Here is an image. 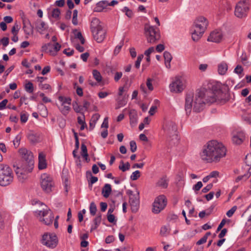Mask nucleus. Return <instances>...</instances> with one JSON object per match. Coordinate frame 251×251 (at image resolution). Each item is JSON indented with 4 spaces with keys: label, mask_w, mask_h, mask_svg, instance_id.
<instances>
[{
    "label": "nucleus",
    "mask_w": 251,
    "mask_h": 251,
    "mask_svg": "<svg viewBox=\"0 0 251 251\" xmlns=\"http://www.w3.org/2000/svg\"><path fill=\"white\" fill-rule=\"evenodd\" d=\"M222 93L219 86L212 80H206L202 87L198 89L194 98L193 94H187L185 99V109L187 114L191 113L192 107L195 112H199L205 104H211L221 99Z\"/></svg>",
    "instance_id": "obj_1"
},
{
    "label": "nucleus",
    "mask_w": 251,
    "mask_h": 251,
    "mask_svg": "<svg viewBox=\"0 0 251 251\" xmlns=\"http://www.w3.org/2000/svg\"><path fill=\"white\" fill-rule=\"evenodd\" d=\"M226 148L222 143L211 140L203 147L200 157L206 163H217L226 156Z\"/></svg>",
    "instance_id": "obj_2"
},
{
    "label": "nucleus",
    "mask_w": 251,
    "mask_h": 251,
    "mask_svg": "<svg viewBox=\"0 0 251 251\" xmlns=\"http://www.w3.org/2000/svg\"><path fill=\"white\" fill-rule=\"evenodd\" d=\"M21 160L19 163L14 164L13 168L19 181L24 183L30 176L31 173V152L25 148L19 150Z\"/></svg>",
    "instance_id": "obj_3"
},
{
    "label": "nucleus",
    "mask_w": 251,
    "mask_h": 251,
    "mask_svg": "<svg viewBox=\"0 0 251 251\" xmlns=\"http://www.w3.org/2000/svg\"><path fill=\"white\" fill-rule=\"evenodd\" d=\"M162 129L168 140H178L177 126L174 121L170 119L165 120L162 124Z\"/></svg>",
    "instance_id": "obj_4"
},
{
    "label": "nucleus",
    "mask_w": 251,
    "mask_h": 251,
    "mask_svg": "<svg viewBox=\"0 0 251 251\" xmlns=\"http://www.w3.org/2000/svg\"><path fill=\"white\" fill-rule=\"evenodd\" d=\"M208 24V22L205 18L200 17L197 18L194 23L192 31V38L194 41H197L201 38Z\"/></svg>",
    "instance_id": "obj_5"
},
{
    "label": "nucleus",
    "mask_w": 251,
    "mask_h": 251,
    "mask_svg": "<svg viewBox=\"0 0 251 251\" xmlns=\"http://www.w3.org/2000/svg\"><path fill=\"white\" fill-rule=\"evenodd\" d=\"M91 30L94 39L98 43H101L105 38L106 31L100 20L97 18L92 19L91 24Z\"/></svg>",
    "instance_id": "obj_6"
},
{
    "label": "nucleus",
    "mask_w": 251,
    "mask_h": 251,
    "mask_svg": "<svg viewBox=\"0 0 251 251\" xmlns=\"http://www.w3.org/2000/svg\"><path fill=\"white\" fill-rule=\"evenodd\" d=\"M14 176L12 169L7 165L0 164V185L7 186L12 183Z\"/></svg>",
    "instance_id": "obj_7"
},
{
    "label": "nucleus",
    "mask_w": 251,
    "mask_h": 251,
    "mask_svg": "<svg viewBox=\"0 0 251 251\" xmlns=\"http://www.w3.org/2000/svg\"><path fill=\"white\" fill-rule=\"evenodd\" d=\"M43 209H44L39 210L34 207V212L36 215L39 217V220L41 222H43L46 225L51 224L54 220L52 212L50 210L43 211Z\"/></svg>",
    "instance_id": "obj_8"
},
{
    "label": "nucleus",
    "mask_w": 251,
    "mask_h": 251,
    "mask_svg": "<svg viewBox=\"0 0 251 251\" xmlns=\"http://www.w3.org/2000/svg\"><path fill=\"white\" fill-rule=\"evenodd\" d=\"M250 3L248 0H241L239 1L235 8V15L239 18L247 16L249 10Z\"/></svg>",
    "instance_id": "obj_9"
},
{
    "label": "nucleus",
    "mask_w": 251,
    "mask_h": 251,
    "mask_svg": "<svg viewBox=\"0 0 251 251\" xmlns=\"http://www.w3.org/2000/svg\"><path fill=\"white\" fill-rule=\"evenodd\" d=\"M40 184L42 188L47 193L52 191L54 183L52 177L47 173H44L40 176Z\"/></svg>",
    "instance_id": "obj_10"
},
{
    "label": "nucleus",
    "mask_w": 251,
    "mask_h": 251,
    "mask_svg": "<svg viewBox=\"0 0 251 251\" xmlns=\"http://www.w3.org/2000/svg\"><path fill=\"white\" fill-rule=\"evenodd\" d=\"M145 31L149 43L152 44L154 43L158 40L160 37L159 33L156 31L153 26L146 25L145 26Z\"/></svg>",
    "instance_id": "obj_11"
},
{
    "label": "nucleus",
    "mask_w": 251,
    "mask_h": 251,
    "mask_svg": "<svg viewBox=\"0 0 251 251\" xmlns=\"http://www.w3.org/2000/svg\"><path fill=\"white\" fill-rule=\"evenodd\" d=\"M42 243L50 248L53 249L57 245V238L54 234L46 233L42 237Z\"/></svg>",
    "instance_id": "obj_12"
},
{
    "label": "nucleus",
    "mask_w": 251,
    "mask_h": 251,
    "mask_svg": "<svg viewBox=\"0 0 251 251\" xmlns=\"http://www.w3.org/2000/svg\"><path fill=\"white\" fill-rule=\"evenodd\" d=\"M167 204V200L164 195L158 196L154 201L153 204L152 212L158 213L163 210Z\"/></svg>",
    "instance_id": "obj_13"
},
{
    "label": "nucleus",
    "mask_w": 251,
    "mask_h": 251,
    "mask_svg": "<svg viewBox=\"0 0 251 251\" xmlns=\"http://www.w3.org/2000/svg\"><path fill=\"white\" fill-rule=\"evenodd\" d=\"M184 88V81L181 77H176L174 80L170 85V91L172 92L180 93Z\"/></svg>",
    "instance_id": "obj_14"
},
{
    "label": "nucleus",
    "mask_w": 251,
    "mask_h": 251,
    "mask_svg": "<svg viewBox=\"0 0 251 251\" xmlns=\"http://www.w3.org/2000/svg\"><path fill=\"white\" fill-rule=\"evenodd\" d=\"M61 46L58 43L53 44L48 43L42 47V49L45 52L49 53L50 55H55L56 52L59 50Z\"/></svg>",
    "instance_id": "obj_15"
},
{
    "label": "nucleus",
    "mask_w": 251,
    "mask_h": 251,
    "mask_svg": "<svg viewBox=\"0 0 251 251\" xmlns=\"http://www.w3.org/2000/svg\"><path fill=\"white\" fill-rule=\"evenodd\" d=\"M129 203L133 212H136L139 205L138 194H133L131 192L129 193Z\"/></svg>",
    "instance_id": "obj_16"
},
{
    "label": "nucleus",
    "mask_w": 251,
    "mask_h": 251,
    "mask_svg": "<svg viewBox=\"0 0 251 251\" xmlns=\"http://www.w3.org/2000/svg\"><path fill=\"white\" fill-rule=\"evenodd\" d=\"M223 37V35L220 30H215L211 32L208 38V41L215 43H219L222 40Z\"/></svg>",
    "instance_id": "obj_17"
},
{
    "label": "nucleus",
    "mask_w": 251,
    "mask_h": 251,
    "mask_svg": "<svg viewBox=\"0 0 251 251\" xmlns=\"http://www.w3.org/2000/svg\"><path fill=\"white\" fill-rule=\"evenodd\" d=\"M245 138V134L242 131H235L233 133L232 140L234 144H241Z\"/></svg>",
    "instance_id": "obj_18"
},
{
    "label": "nucleus",
    "mask_w": 251,
    "mask_h": 251,
    "mask_svg": "<svg viewBox=\"0 0 251 251\" xmlns=\"http://www.w3.org/2000/svg\"><path fill=\"white\" fill-rule=\"evenodd\" d=\"M38 169L40 170H44L47 167V163L46 159V154L41 152L38 155Z\"/></svg>",
    "instance_id": "obj_19"
},
{
    "label": "nucleus",
    "mask_w": 251,
    "mask_h": 251,
    "mask_svg": "<svg viewBox=\"0 0 251 251\" xmlns=\"http://www.w3.org/2000/svg\"><path fill=\"white\" fill-rule=\"evenodd\" d=\"M20 16L23 20V28L25 31H26V29L29 28L31 26V25L30 20L27 18L26 15L23 12L20 13Z\"/></svg>",
    "instance_id": "obj_20"
},
{
    "label": "nucleus",
    "mask_w": 251,
    "mask_h": 251,
    "mask_svg": "<svg viewBox=\"0 0 251 251\" xmlns=\"http://www.w3.org/2000/svg\"><path fill=\"white\" fill-rule=\"evenodd\" d=\"M169 180L166 176L161 177L157 182L156 186L161 188H166L168 187Z\"/></svg>",
    "instance_id": "obj_21"
},
{
    "label": "nucleus",
    "mask_w": 251,
    "mask_h": 251,
    "mask_svg": "<svg viewBox=\"0 0 251 251\" xmlns=\"http://www.w3.org/2000/svg\"><path fill=\"white\" fill-rule=\"evenodd\" d=\"M130 124L135 125L137 123L138 118L136 111L135 110H131L129 112Z\"/></svg>",
    "instance_id": "obj_22"
},
{
    "label": "nucleus",
    "mask_w": 251,
    "mask_h": 251,
    "mask_svg": "<svg viewBox=\"0 0 251 251\" xmlns=\"http://www.w3.org/2000/svg\"><path fill=\"white\" fill-rule=\"evenodd\" d=\"M112 191L111 186L109 184H105L102 189L101 193L104 198H108Z\"/></svg>",
    "instance_id": "obj_23"
},
{
    "label": "nucleus",
    "mask_w": 251,
    "mask_h": 251,
    "mask_svg": "<svg viewBox=\"0 0 251 251\" xmlns=\"http://www.w3.org/2000/svg\"><path fill=\"white\" fill-rule=\"evenodd\" d=\"M228 69L227 64L225 62H222L218 65V73L221 75H225Z\"/></svg>",
    "instance_id": "obj_24"
},
{
    "label": "nucleus",
    "mask_w": 251,
    "mask_h": 251,
    "mask_svg": "<svg viewBox=\"0 0 251 251\" xmlns=\"http://www.w3.org/2000/svg\"><path fill=\"white\" fill-rule=\"evenodd\" d=\"M37 31L41 34H43L44 32L47 30V25L43 22L39 21L36 27Z\"/></svg>",
    "instance_id": "obj_25"
},
{
    "label": "nucleus",
    "mask_w": 251,
    "mask_h": 251,
    "mask_svg": "<svg viewBox=\"0 0 251 251\" xmlns=\"http://www.w3.org/2000/svg\"><path fill=\"white\" fill-rule=\"evenodd\" d=\"M108 5V2L106 1H101L97 3L96 7L95 8V11L101 12L103 9Z\"/></svg>",
    "instance_id": "obj_26"
},
{
    "label": "nucleus",
    "mask_w": 251,
    "mask_h": 251,
    "mask_svg": "<svg viewBox=\"0 0 251 251\" xmlns=\"http://www.w3.org/2000/svg\"><path fill=\"white\" fill-rule=\"evenodd\" d=\"M38 109L39 111L40 114L43 117H46L48 115V111L46 106L42 103H40L38 106Z\"/></svg>",
    "instance_id": "obj_27"
},
{
    "label": "nucleus",
    "mask_w": 251,
    "mask_h": 251,
    "mask_svg": "<svg viewBox=\"0 0 251 251\" xmlns=\"http://www.w3.org/2000/svg\"><path fill=\"white\" fill-rule=\"evenodd\" d=\"M58 100L61 103V105H70L71 99L69 97H65L63 96H59L58 97Z\"/></svg>",
    "instance_id": "obj_28"
},
{
    "label": "nucleus",
    "mask_w": 251,
    "mask_h": 251,
    "mask_svg": "<svg viewBox=\"0 0 251 251\" xmlns=\"http://www.w3.org/2000/svg\"><path fill=\"white\" fill-rule=\"evenodd\" d=\"M70 105L68 104L61 105L59 107V109L63 115H66L68 113L69 111L70 110L71 108Z\"/></svg>",
    "instance_id": "obj_29"
},
{
    "label": "nucleus",
    "mask_w": 251,
    "mask_h": 251,
    "mask_svg": "<svg viewBox=\"0 0 251 251\" xmlns=\"http://www.w3.org/2000/svg\"><path fill=\"white\" fill-rule=\"evenodd\" d=\"M81 156L85 158V160H88V153H87V149L86 145L84 144H82L81 146Z\"/></svg>",
    "instance_id": "obj_30"
},
{
    "label": "nucleus",
    "mask_w": 251,
    "mask_h": 251,
    "mask_svg": "<svg viewBox=\"0 0 251 251\" xmlns=\"http://www.w3.org/2000/svg\"><path fill=\"white\" fill-rule=\"evenodd\" d=\"M119 168L123 172H125L129 169L130 164L128 162H126L125 164L123 161H121L120 165L119 166Z\"/></svg>",
    "instance_id": "obj_31"
},
{
    "label": "nucleus",
    "mask_w": 251,
    "mask_h": 251,
    "mask_svg": "<svg viewBox=\"0 0 251 251\" xmlns=\"http://www.w3.org/2000/svg\"><path fill=\"white\" fill-rule=\"evenodd\" d=\"M234 72L238 75L240 77H242L244 75L243 68L241 65H237L234 69Z\"/></svg>",
    "instance_id": "obj_32"
},
{
    "label": "nucleus",
    "mask_w": 251,
    "mask_h": 251,
    "mask_svg": "<svg viewBox=\"0 0 251 251\" xmlns=\"http://www.w3.org/2000/svg\"><path fill=\"white\" fill-rule=\"evenodd\" d=\"M77 14V10L76 9L74 10L73 13L72 23L75 25H78Z\"/></svg>",
    "instance_id": "obj_33"
},
{
    "label": "nucleus",
    "mask_w": 251,
    "mask_h": 251,
    "mask_svg": "<svg viewBox=\"0 0 251 251\" xmlns=\"http://www.w3.org/2000/svg\"><path fill=\"white\" fill-rule=\"evenodd\" d=\"M97 208L96 205L94 202H92L90 205V213L92 216H94L97 212Z\"/></svg>",
    "instance_id": "obj_34"
},
{
    "label": "nucleus",
    "mask_w": 251,
    "mask_h": 251,
    "mask_svg": "<svg viewBox=\"0 0 251 251\" xmlns=\"http://www.w3.org/2000/svg\"><path fill=\"white\" fill-rule=\"evenodd\" d=\"M169 233V230L167 226H163L160 231V234L162 236H167Z\"/></svg>",
    "instance_id": "obj_35"
},
{
    "label": "nucleus",
    "mask_w": 251,
    "mask_h": 251,
    "mask_svg": "<svg viewBox=\"0 0 251 251\" xmlns=\"http://www.w3.org/2000/svg\"><path fill=\"white\" fill-rule=\"evenodd\" d=\"M93 75L94 77V78L98 81V82H100L101 80V76L100 73L97 70H93Z\"/></svg>",
    "instance_id": "obj_36"
},
{
    "label": "nucleus",
    "mask_w": 251,
    "mask_h": 251,
    "mask_svg": "<svg viewBox=\"0 0 251 251\" xmlns=\"http://www.w3.org/2000/svg\"><path fill=\"white\" fill-rule=\"evenodd\" d=\"M117 102L119 107L124 106L127 103V99L125 97L122 99L119 98L117 99Z\"/></svg>",
    "instance_id": "obj_37"
},
{
    "label": "nucleus",
    "mask_w": 251,
    "mask_h": 251,
    "mask_svg": "<svg viewBox=\"0 0 251 251\" xmlns=\"http://www.w3.org/2000/svg\"><path fill=\"white\" fill-rule=\"evenodd\" d=\"M60 14V10L58 8H55L52 11L51 16L54 18L59 19Z\"/></svg>",
    "instance_id": "obj_38"
},
{
    "label": "nucleus",
    "mask_w": 251,
    "mask_h": 251,
    "mask_svg": "<svg viewBox=\"0 0 251 251\" xmlns=\"http://www.w3.org/2000/svg\"><path fill=\"white\" fill-rule=\"evenodd\" d=\"M140 176V172L137 170L133 172L130 176V179L132 180H137Z\"/></svg>",
    "instance_id": "obj_39"
},
{
    "label": "nucleus",
    "mask_w": 251,
    "mask_h": 251,
    "mask_svg": "<svg viewBox=\"0 0 251 251\" xmlns=\"http://www.w3.org/2000/svg\"><path fill=\"white\" fill-rule=\"evenodd\" d=\"M164 57L165 59V62H171L172 59V56L171 53L167 51L164 52Z\"/></svg>",
    "instance_id": "obj_40"
},
{
    "label": "nucleus",
    "mask_w": 251,
    "mask_h": 251,
    "mask_svg": "<svg viewBox=\"0 0 251 251\" xmlns=\"http://www.w3.org/2000/svg\"><path fill=\"white\" fill-rule=\"evenodd\" d=\"M237 209V206H233L230 210L227 211L226 214L228 217H231Z\"/></svg>",
    "instance_id": "obj_41"
},
{
    "label": "nucleus",
    "mask_w": 251,
    "mask_h": 251,
    "mask_svg": "<svg viewBox=\"0 0 251 251\" xmlns=\"http://www.w3.org/2000/svg\"><path fill=\"white\" fill-rule=\"evenodd\" d=\"M123 46V41H122L119 43V45H118L116 47V48L114 50V54L117 55L119 53Z\"/></svg>",
    "instance_id": "obj_42"
},
{
    "label": "nucleus",
    "mask_w": 251,
    "mask_h": 251,
    "mask_svg": "<svg viewBox=\"0 0 251 251\" xmlns=\"http://www.w3.org/2000/svg\"><path fill=\"white\" fill-rule=\"evenodd\" d=\"M250 175L251 174H249L248 173L246 175H243V176H238L236 178V182H238L239 181L242 180V179H245V180H246L247 179H248V178L249 177V176H250Z\"/></svg>",
    "instance_id": "obj_43"
},
{
    "label": "nucleus",
    "mask_w": 251,
    "mask_h": 251,
    "mask_svg": "<svg viewBox=\"0 0 251 251\" xmlns=\"http://www.w3.org/2000/svg\"><path fill=\"white\" fill-rule=\"evenodd\" d=\"M101 215L100 214H99V215L95 218V219L93 221L94 224L99 226L101 222Z\"/></svg>",
    "instance_id": "obj_44"
},
{
    "label": "nucleus",
    "mask_w": 251,
    "mask_h": 251,
    "mask_svg": "<svg viewBox=\"0 0 251 251\" xmlns=\"http://www.w3.org/2000/svg\"><path fill=\"white\" fill-rule=\"evenodd\" d=\"M20 29L19 25L17 23V22H16L14 25V26L12 27L11 29V32L12 34L15 33H18L19 30Z\"/></svg>",
    "instance_id": "obj_45"
},
{
    "label": "nucleus",
    "mask_w": 251,
    "mask_h": 251,
    "mask_svg": "<svg viewBox=\"0 0 251 251\" xmlns=\"http://www.w3.org/2000/svg\"><path fill=\"white\" fill-rule=\"evenodd\" d=\"M87 176H88V175H89L91 176V178H90V183L92 185L93 184L96 183L98 181V178L97 177L94 176H92L91 173L90 172H87Z\"/></svg>",
    "instance_id": "obj_46"
},
{
    "label": "nucleus",
    "mask_w": 251,
    "mask_h": 251,
    "mask_svg": "<svg viewBox=\"0 0 251 251\" xmlns=\"http://www.w3.org/2000/svg\"><path fill=\"white\" fill-rule=\"evenodd\" d=\"M73 106L74 110L77 113L80 112L82 110V108L79 106L76 102L73 103Z\"/></svg>",
    "instance_id": "obj_47"
},
{
    "label": "nucleus",
    "mask_w": 251,
    "mask_h": 251,
    "mask_svg": "<svg viewBox=\"0 0 251 251\" xmlns=\"http://www.w3.org/2000/svg\"><path fill=\"white\" fill-rule=\"evenodd\" d=\"M130 148L132 152H134L137 150V146L134 141L130 142Z\"/></svg>",
    "instance_id": "obj_48"
},
{
    "label": "nucleus",
    "mask_w": 251,
    "mask_h": 251,
    "mask_svg": "<svg viewBox=\"0 0 251 251\" xmlns=\"http://www.w3.org/2000/svg\"><path fill=\"white\" fill-rule=\"evenodd\" d=\"M42 138L39 134H32V143H37L41 141Z\"/></svg>",
    "instance_id": "obj_49"
},
{
    "label": "nucleus",
    "mask_w": 251,
    "mask_h": 251,
    "mask_svg": "<svg viewBox=\"0 0 251 251\" xmlns=\"http://www.w3.org/2000/svg\"><path fill=\"white\" fill-rule=\"evenodd\" d=\"M39 96L42 98V101L45 103L50 102L51 101V100L48 97H46L44 94L42 93H40L39 94Z\"/></svg>",
    "instance_id": "obj_50"
},
{
    "label": "nucleus",
    "mask_w": 251,
    "mask_h": 251,
    "mask_svg": "<svg viewBox=\"0 0 251 251\" xmlns=\"http://www.w3.org/2000/svg\"><path fill=\"white\" fill-rule=\"evenodd\" d=\"M39 87L40 89L42 90H50V86L48 84H43V83H39Z\"/></svg>",
    "instance_id": "obj_51"
},
{
    "label": "nucleus",
    "mask_w": 251,
    "mask_h": 251,
    "mask_svg": "<svg viewBox=\"0 0 251 251\" xmlns=\"http://www.w3.org/2000/svg\"><path fill=\"white\" fill-rule=\"evenodd\" d=\"M9 38L8 37H3L0 40V43H1L3 46L6 47L9 44Z\"/></svg>",
    "instance_id": "obj_52"
},
{
    "label": "nucleus",
    "mask_w": 251,
    "mask_h": 251,
    "mask_svg": "<svg viewBox=\"0 0 251 251\" xmlns=\"http://www.w3.org/2000/svg\"><path fill=\"white\" fill-rule=\"evenodd\" d=\"M202 186V183L201 181L198 182L195 185L193 186V189L196 191H199Z\"/></svg>",
    "instance_id": "obj_53"
},
{
    "label": "nucleus",
    "mask_w": 251,
    "mask_h": 251,
    "mask_svg": "<svg viewBox=\"0 0 251 251\" xmlns=\"http://www.w3.org/2000/svg\"><path fill=\"white\" fill-rule=\"evenodd\" d=\"M157 108V107L156 105H152L151 107L150 108V109L149 110V114L150 115L152 116L155 113L156 109Z\"/></svg>",
    "instance_id": "obj_54"
},
{
    "label": "nucleus",
    "mask_w": 251,
    "mask_h": 251,
    "mask_svg": "<svg viewBox=\"0 0 251 251\" xmlns=\"http://www.w3.org/2000/svg\"><path fill=\"white\" fill-rule=\"evenodd\" d=\"M212 187H213L212 183L208 184L206 187H204L202 189V192L203 193H206V192H208L210 190H211V188H212Z\"/></svg>",
    "instance_id": "obj_55"
},
{
    "label": "nucleus",
    "mask_w": 251,
    "mask_h": 251,
    "mask_svg": "<svg viewBox=\"0 0 251 251\" xmlns=\"http://www.w3.org/2000/svg\"><path fill=\"white\" fill-rule=\"evenodd\" d=\"M123 74L122 72H116L114 76V80L116 82L118 81L122 77Z\"/></svg>",
    "instance_id": "obj_56"
},
{
    "label": "nucleus",
    "mask_w": 251,
    "mask_h": 251,
    "mask_svg": "<svg viewBox=\"0 0 251 251\" xmlns=\"http://www.w3.org/2000/svg\"><path fill=\"white\" fill-rule=\"evenodd\" d=\"M75 36H76V38H77L78 39H79V40L82 44H84L85 40L83 38L81 32H77Z\"/></svg>",
    "instance_id": "obj_57"
},
{
    "label": "nucleus",
    "mask_w": 251,
    "mask_h": 251,
    "mask_svg": "<svg viewBox=\"0 0 251 251\" xmlns=\"http://www.w3.org/2000/svg\"><path fill=\"white\" fill-rule=\"evenodd\" d=\"M20 119L22 123H25L27 121L28 117L25 114L22 113L21 114Z\"/></svg>",
    "instance_id": "obj_58"
},
{
    "label": "nucleus",
    "mask_w": 251,
    "mask_h": 251,
    "mask_svg": "<svg viewBox=\"0 0 251 251\" xmlns=\"http://www.w3.org/2000/svg\"><path fill=\"white\" fill-rule=\"evenodd\" d=\"M154 51V49L153 47H150L148 50L145 51L144 54L147 57H149L150 54Z\"/></svg>",
    "instance_id": "obj_59"
},
{
    "label": "nucleus",
    "mask_w": 251,
    "mask_h": 251,
    "mask_svg": "<svg viewBox=\"0 0 251 251\" xmlns=\"http://www.w3.org/2000/svg\"><path fill=\"white\" fill-rule=\"evenodd\" d=\"M25 89L27 92L29 93H31V82L30 81H28V82L25 85Z\"/></svg>",
    "instance_id": "obj_60"
},
{
    "label": "nucleus",
    "mask_w": 251,
    "mask_h": 251,
    "mask_svg": "<svg viewBox=\"0 0 251 251\" xmlns=\"http://www.w3.org/2000/svg\"><path fill=\"white\" fill-rule=\"evenodd\" d=\"M101 127H105V128H107L108 127V121L107 117H105L104 119L103 122L101 126Z\"/></svg>",
    "instance_id": "obj_61"
},
{
    "label": "nucleus",
    "mask_w": 251,
    "mask_h": 251,
    "mask_svg": "<svg viewBox=\"0 0 251 251\" xmlns=\"http://www.w3.org/2000/svg\"><path fill=\"white\" fill-rule=\"evenodd\" d=\"M151 81H152V80L151 78H148L147 81V86L148 89L151 91L153 89V87L151 84Z\"/></svg>",
    "instance_id": "obj_62"
},
{
    "label": "nucleus",
    "mask_w": 251,
    "mask_h": 251,
    "mask_svg": "<svg viewBox=\"0 0 251 251\" xmlns=\"http://www.w3.org/2000/svg\"><path fill=\"white\" fill-rule=\"evenodd\" d=\"M107 220L110 223H114L115 221V216L112 214H109L107 215Z\"/></svg>",
    "instance_id": "obj_63"
},
{
    "label": "nucleus",
    "mask_w": 251,
    "mask_h": 251,
    "mask_svg": "<svg viewBox=\"0 0 251 251\" xmlns=\"http://www.w3.org/2000/svg\"><path fill=\"white\" fill-rule=\"evenodd\" d=\"M227 230L226 228H224L221 230V232L218 235V237L220 238H223L226 234Z\"/></svg>",
    "instance_id": "obj_64"
}]
</instances>
